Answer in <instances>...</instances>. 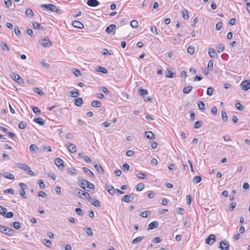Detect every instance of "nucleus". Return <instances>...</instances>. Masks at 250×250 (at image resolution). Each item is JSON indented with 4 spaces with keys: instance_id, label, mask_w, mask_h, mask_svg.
Instances as JSON below:
<instances>
[{
    "instance_id": "nucleus-1",
    "label": "nucleus",
    "mask_w": 250,
    "mask_h": 250,
    "mask_svg": "<svg viewBox=\"0 0 250 250\" xmlns=\"http://www.w3.org/2000/svg\"><path fill=\"white\" fill-rule=\"evenodd\" d=\"M17 166L18 168L26 171L28 174L32 176H34L35 175V173L31 169L30 167L28 165L21 163H19L17 164Z\"/></svg>"
},
{
    "instance_id": "nucleus-2",
    "label": "nucleus",
    "mask_w": 250,
    "mask_h": 250,
    "mask_svg": "<svg viewBox=\"0 0 250 250\" xmlns=\"http://www.w3.org/2000/svg\"><path fill=\"white\" fill-rule=\"evenodd\" d=\"M0 231L8 236H12L14 234V230L5 226L0 225Z\"/></svg>"
},
{
    "instance_id": "nucleus-3",
    "label": "nucleus",
    "mask_w": 250,
    "mask_h": 250,
    "mask_svg": "<svg viewBox=\"0 0 250 250\" xmlns=\"http://www.w3.org/2000/svg\"><path fill=\"white\" fill-rule=\"evenodd\" d=\"M78 183L79 186L83 189L89 191V189L86 188V185L87 186L88 181L84 179L82 177H79L78 178Z\"/></svg>"
},
{
    "instance_id": "nucleus-4",
    "label": "nucleus",
    "mask_w": 250,
    "mask_h": 250,
    "mask_svg": "<svg viewBox=\"0 0 250 250\" xmlns=\"http://www.w3.org/2000/svg\"><path fill=\"white\" fill-rule=\"evenodd\" d=\"M40 7L42 8H45L52 12L56 11L58 12L59 10L57 7L52 4H42L40 5Z\"/></svg>"
},
{
    "instance_id": "nucleus-5",
    "label": "nucleus",
    "mask_w": 250,
    "mask_h": 250,
    "mask_svg": "<svg viewBox=\"0 0 250 250\" xmlns=\"http://www.w3.org/2000/svg\"><path fill=\"white\" fill-rule=\"evenodd\" d=\"M19 185L21 187V190L20 192V195L24 199L27 198V196L26 193L25 192V189L27 188V186L23 183H20Z\"/></svg>"
},
{
    "instance_id": "nucleus-6",
    "label": "nucleus",
    "mask_w": 250,
    "mask_h": 250,
    "mask_svg": "<svg viewBox=\"0 0 250 250\" xmlns=\"http://www.w3.org/2000/svg\"><path fill=\"white\" fill-rule=\"evenodd\" d=\"M76 192H77L78 196L81 198L84 199L85 197H90V194L88 192H85L83 190L80 189H77L76 190Z\"/></svg>"
},
{
    "instance_id": "nucleus-7",
    "label": "nucleus",
    "mask_w": 250,
    "mask_h": 250,
    "mask_svg": "<svg viewBox=\"0 0 250 250\" xmlns=\"http://www.w3.org/2000/svg\"><path fill=\"white\" fill-rule=\"evenodd\" d=\"M241 87L243 90H249L250 88V80L243 81L241 83Z\"/></svg>"
},
{
    "instance_id": "nucleus-8",
    "label": "nucleus",
    "mask_w": 250,
    "mask_h": 250,
    "mask_svg": "<svg viewBox=\"0 0 250 250\" xmlns=\"http://www.w3.org/2000/svg\"><path fill=\"white\" fill-rule=\"evenodd\" d=\"M135 195L136 194L133 193L126 195L122 199V200L126 203L132 202Z\"/></svg>"
},
{
    "instance_id": "nucleus-9",
    "label": "nucleus",
    "mask_w": 250,
    "mask_h": 250,
    "mask_svg": "<svg viewBox=\"0 0 250 250\" xmlns=\"http://www.w3.org/2000/svg\"><path fill=\"white\" fill-rule=\"evenodd\" d=\"M216 239L215 235L214 234H210L206 239V243L209 245H212Z\"/></svg>"
},
{
    "instance_id": "nucleus-10",
    "label": "nucleus",
    "mask_w": 250,
    "mask_h": 250,
    "mask_svg": "<svg viewBox=\"0 0 250 250\" xmlns=\"http://www.w3.org/2000/svg\"><path fill=\"white\" fill-rule=\"evenodd\" d=\"M54 163L55 165L61 169H62L64 167V164L63 160L60 158H57L55 159Z\"/></svg>"
},
{
    "instance_id": "nucleus-11",
    "label": "nucleus",
    "mask_w": 250,
    "mask_h": 250,
    "mask_svg": "<svg viewBox=\"0 0 250 250\" xmlns=\"http://www.w3.org/2000/svg\"><path fill=\"white\" fill-rule=\"evenodd\" d=\"M219 247L221 250H229V243L227 241H222L220 243Z\"/></svg>"
},
{
    "instance_id": "nucleus-12",
    "label": "nucleus",
    "mask_w": 250,
    "mask_h": 250,
    "mask_svg": "<svg viewBox=\"0 0 250 250\" xmlns=\"http://www.w3.org/2000/svg\"><path fill=\"white\" fill-rule=\"evenodd\" d=\"M87 4L90 7H95L100 4V2L97 0H88Z\"/></svg>"
},
{
    "instance_id": "nucleus-13",
    "label": "nucleus",
    "mask_w": 250,
    "mask_h": 250,
    "mask_svg": "<svg viewBox=\"0 0 250 250\" xmlns=\"http://www.w3.org/2000/svg\"><path fill=\"white\" fill-rule=\"evenodd\" d=\"M159 222L157 221H154L153 222H151L147 227V230L153 229L156 228H157L159 226Z\"/></svg>"
},
{
    "instance_id": "nucleus-14",
    "label": "nucleus",
    "mask_w": 250,
    "mask_h": 250,
    "mask_svg": "<svg viewBox=\"0 0 250 250\" xmlns=\"http://www.w3.org/2000/svg\"><path fill=\"white\" fill-rule=\"evenodd\" d=\"M72 25L78 29H83L84 28V25L82 22L78 21H75L72 23Z\"/></svg>"
},
{
    "instance_id": "nucleus-15",
    "label": "nucleus",
    "mask_w": 250,
    "mask_h": 250,
    "mask_svg": "<svg viewBox=\"0 0 250 250\" xmlns=\"http://www.w3.org/2000/svg\"><path fill=\"white\" fill-rule=\"evenodd\" d=\"M42 45L44 47H47L51 46L52 43L48 38H45L42 40Z\"/></svg>"
},
{
    "instance_id": "nucleus-16",
    "label": "nucleus",
    "mask_w": 250,
    "mask_h": 250,
    "mask_svg": "<svg viewBox=\"0 0 250 250\" xmlns=\"http://www.w3.org/2000/svg\"><path fill=\"white\" fill-rule=\"evenodd\" d=\"M145 135L148 139L153 140L155 138V134L151 131H146Z\"/></svg>"
},
{
    "instance_id": "nucleus-17",
    "label": "nucleus",
    "mask_w": 250,
    "mask_h": 250,
    "mask_svg": "<svg viewBox=\"0 0 250 250\" xmlns=\"http://www.w3.org/2000/svg\"><path fill=\"white\" fill-rule=\"evenodd\" d=\"M67 149L71 153H75L76 152V146L74 144L70 143L67 146Z\"/></svg>"
},
{
    "instance_id": "nucleus-18",
    "label": "nucleus",
    "mask_w": 250,
    "mask_h": 250,
    "mask_svg": "<svg viewBox=\"0 0 250 250\" xmlns=\"http://www.w3.org/2000/svg\"><path fill=\"white\" fill-rule=\"evenodd\" d=\"M32 25L35 29L39 30H42L44 29V28L42 26L40 23L35 21L32 22Z\"/></svg>"
},
{
    "instance_id": "nucleus-19",
    "label": "nucleus",
    "mask_w": 250,
    "mask_h": 250,
    "mask_svg": "<svg viewBox=\"0 0 250 250\" xmlns=\"http://www.w3.org/2000/svg\"><path fill=\"white\" fill-rule=\"evenodd\" d=\"M115 28L116 25L115 24H110L106 28L105 31L107 33L110 34Z\"/></svg>"
},
{
    "instance_id": "nucleus-20",
    "label": "nucleus",
    "mask_w": 250,
    "mask_h": 250,
    "mask_svg": "<svg viewBox=\"0 0 250 250\" xmlns=\"http://www.w3.org/2000/svg\"><path fill=\"white\" fill-rule=\"evenodd\" d=\"M11 77L13 79V80H14L19 83H20V81H21L22 82L23 81L22 79L21 78V77L19 75L15 73H13L12 74Z\"/></svg>"
},
{
    "instance_id": "nucleus-21",
    "label": "nucleus",
    "mask_w": 250,
    "mask_h": 250,
    "mask_svg": "<svg viewBox=\"0 0 250 250\" xmlns=\"http://www.w3.org/2000/svg\"><path fill=\"white\" fill-rule=\"evenodd\" d=\"M208 54L211 58H214L217 56V53L215 49L212 48H209L208 50Z\"/></svg>"
},
{
    "instance_id": "nucleus-22",
    "label": "nucleus",
    "mask_w": 250,
    "mask_h": 250,
    "mask_svg": "<svg viewBox=\"0 0 250 250\" xmlns=\"http://www.w3.org/2000/svg\"><path fill=\"white\" fill-rule=\"evenodd\" d=\"M83 170L84 171V172L86 173L87 174L89 175V176L91 177H94V174L92 172V171H91L90 169H89L88 168L86 167H83Z\"/></svg>"
},
{
    "instance_id": "nucleus-23",
    "label": "nucleus",
    "mask_w": 250,
    "mask_h": 250,
    "mask_svg": "<svg viewBox=\"0 0 250 250\" xmlns=\"http://www.w3.org/2000/svg\"><path fill=\"white\" fill-rule=\"evenodd\" d=\"M67 172L71 175H75L77 174V170L73 167L68 168Z\"/></svg>"
},
{
    "instance_id": "nucleus-24",
    "label": "nucleus",
    "mask_w": 250,
    "mask_h": 250,
    "mask_svg": "<svg viewBox=\"0 0 250 250\" xmlns=\"http://www.w3.org/2000/svg\"><path fill=\"white\" fill-rule=\"evenodd\" d=\"M94 167L99 173L101 174H103L104 173V170L100 164L95 165Z\"/></svg>"
},
{
    "instance_id": "nucleus-25",
    "label": "nucleus",
    "mask_w": 250,
    "mask_h": 250,
    "mask_svg": "<svg viewBox=\"0 0 250 250\" xmlns=\"http://www.w3.org/2000/svg\"><path fill=\"white\" fill-rule=\"evenodd\" d=\"M217 51L220 53L223 52L225 49V46L223 44L220 43L218 44L216 47Z\"/></svg>"
},
{
    "instance_id": "nucleus-26",
    "label": "nucleus",
    "mask_w": 250,
    "mask_h": 250,
    "mask_svg": "<svg viewBox=\"0 0 250 250\" xmlns=\"http://www.w3.org/2000/svg\"><path fill=\"white\" fill-rule=\"evenodd\" d=\"M34 121L40 125H43L44 124V121L42 118L40 117L35 118Z\"/></svg>"
},
{
    "instance_id": "nucleus-27",
    "label": "nucleus",
    "mask_w": 250,
    "mask_h": 250,
    "mask_svg": "<svg viewBox=\"0 0 250 250\" xmlns=\"http://www.w3.org/2000/svg\"><path fill=\"white\" fill-rule=\"evenodd\" d=\"M3 176L7 179H9L10 180H13L14 179V176L13 174L9 173L8 172H4L3 174Z\"/></svg>"
},
{
    "instance_id": "nucleus-28",
    "label": "nucleus",
    "mask_w": 250,
    "mask_h": 250,
    "mask_svg": "<svg viewBox=\"0 0 250 250\" xmlns=\"http://www.w3.org/2000/svg\"><path fill=\"white\" fill-rule=\"evenodd\" d=\"M106 190L111 195H113L116 191V190L114 189V187L111 185L108 186L106 188Z\"/></svg>"
},
{
    "instance_id": "nucleus-29",
    "label": "nucleus",
    "mask_w": 250,
    "mask_h": 250,
    "mask_svg": "<svg viewBox=\"0 0 250 250\" xmlns=\"http://www.w3.org/2000/svg\"><path fill=\"white\" fill-rule=\"evenodd\" d=\"M83 103V100L82 98H78L75 100V104L78 106H80Z\"/></svg>"
},
{
    "instance_id": "nucleus-30",
    "label": "nucleus",
    "mask_w": 250,
    "mask_h": 250,
    "mask_svg": "<svg viewBox=\"0 0 250 250\" xmlns=\"http://www.w3.org/2000/svg\"><path fill=\"white\" fill-rule=\"evenodd\" d=\"M197 104H198V106L199 109L201 110V111H204L205 109L206 106H205V104L203 102H202V101L198 102Z\"/></svg>"
},
{
    "instance_id": "nucleus-31",
    "label": "nucleus",
    "mask_w": 250,
    "mask_h": 250,
    "mask_svg": "<svg viewBox=\"0 0 250 250\" xmlns=\"http://www.w3.org/2000/svg\"><path fill=\"white\" fill-rule=\"evenodd\" d=\"M25 15L28 17H32L34 16V13L32 10L30 8H27L25 11Z\"/></svg>"
},
{
    "instance_id": "nucleus-32",
    "label": "nucleus",
    "mask_w": 250,
    "mask_h": 250,
    "mask_svg": "<svg viewBox=\"0 0 250 250\" xmlns=\"http://www.w3.org/2000/svg\"><path fill=\"white\" fill-rule=\"evenodd\" d=\"M192 89V86L190 85H188L187 86H186L183 89V93L185 94H188L190 92L191 90Z\"/></svg>"
},
{
    "instance_id": "nucleus-33",
    "label": "nucleus",
    "mask_w": 250,
    "mask_h": 250,
    "mask_svg": "<svg viewBox=\"0 0 250 250\" xmlns=\"http://www.w3.org/2000/svg\"><path fill=\"white\" fill-rule=\"evenodd\" d=\"M174 75H175V73H173L170 70L167 69L166 72V77L172 78L174 77Z\"/></svg>"
},
{
    "instance_id": "nucleus-34",
    "label": "nucleus",
    "mask_w": 250,
    "mask_h": 250,
    "mask_svg": "<svg viewBox=\"0 0 250 250\" xmlns=\"http://www.w3.org/2000/svg\"><path fill=\"white\" fill-rule=\"evenodd\" d=\"M145 188V185L143 183H140L138 184L136 187V189L137 191H141Z\"/></svg>"
},
{
    "instance_id": "nucleus-35",
    "label": "nucleus",
    "mask_w": 250,
    "mask_h": 250,
    "mask_svg": "<svg viewBox=\"0 0 250 250\" xmlns=\"http://www.w3.org/2000/svg\"><path fill=\"white\" fill-rule=\"evenodd\" d=\"M201 180H202L201 177L200 176L197 175V176H195L194 177L192 181H193V183H194L195 184H197V183H199V182H200Z\"/></svg>"
},
{
    "instance_id": "nucleus-36",
    "label": "nucleus",
    "mask_w": 250,
    "mask_h": 250,
    "mask_svg": "<svg viewBox=\"0 0 250 250\" xmlns=\"http://www.w3.org/2000/svg\"><path fill=\"white\" fill-rule=\"evenodd\" d=\"M151 215V212L149 210H145L142 212L141 215L143 217L146 218Z\"/></svg>"
},
{
    "instance_id": "nucleus-37",
    "label": "nucleus",
    "mask_w": 250,
    "mask_h": 250,
    "mask_svg": "<svg viewBox=\"0 0 250 250\" xmlns=\"http://www.w3.org/2000/svg\"><path fill=\"white\" fill-rule=\"evenodd\" d=\"M139 94L140 95L142 96L143 97H145L146 95L148 94V91L147 90L145 89H140L139 90Z\"/></svg>"
},
{
    "instance_id": "nucleus-38",
    "label": "nucleus",
    "mask_w": 250,
    "mask_h": 250,
    "mask_svg": "<svg viewBox=\"0 0 250 250\" xmlns=\"http://www.w3.org/2000/svg\"><path fill=\"white\" fill-rule=\"evenodd\" d=\"M91 105L93 107H99L101 106V103L99 101H94L92 102Z\"/></svg>"
},
{
    "instance_id": "nucleus-39",
    "label": "nucleus",
    "mask_w": 250,
    "mask_h": 250,
    "mask_svg": "<svg viewBox=\"0 0 250 250\" xmlns=\"http://www.w3.org/2000/svg\"><path fill=\"white\" fill-rule=\"evenodd\" d=\"M182 14H183V17L184 19H185L186 20H187L188 19L189 16H188V12L187 10L185 9L184 10H183Z\"/></svg>"
},
{
    "instance_id": "nucleus-40",
    "label": "nucleus",
    "mask_w": 250,
    "mask_h": 250,
    "mask_svg": "<svg viewBox=\"0 0 250 250\" xmlns=\"http://www.w3.org/2000/svg\"><path fill=\"white\" fill-rule=\"evenodd\" d=\"M42 243L48 247H50L52 245V242L50 240L44 239L43 240Z\"/></svg>"
},
{
    "instance_id": "nucleus-41",
    "label": "nucleus",
    "mask_w": 250,
    "mask_h": 250,
    "mask_svg": "<svg viewBox=\"0 0 250 250\" xmlns=\"http://www.w3.org/2000/svg\"><path fill=\"white\" fill-rule=\"evenodd\" d=\"M32 108L33 110V111L34 112V113L36 115H39L41 113V110L40 108L38 107L32 106Z\"/></svg>"
},
{
    "instance_id": "nucleus-42",
    "label": "nucleus",
    "mask_w": 250,
    "mask_h": 250,
    "mask_svg": "<svg viewBox=\"0 0 250 250\" xmlns=\"http://www.w3.org/2000/svg\"><path fill=\"white\" fill-rule=\"evenodd\" d=\"M97 71L98 72H101L103 74H106L107 73V70L105 68L102 67V66L98 67Z\"/></svg>"
},
{
    "instance_id": "nucleus-43",
    "label": "nucleus",
    "mask_w": 250,
    "mask_h": 250,
    "mask_svg": "<svg viewBox=\"0 0 250 250\" xmlns=\"http://www.w3.org/2000/svg\"><path fill=\"white\" fill-rule=\"evenodd\" d=\"M144 238V236H139L138 237H136L135 238L133 241L132 243L133 244H138V243L140 242Z\"/></svg>"
},
{
    "instance_id": "nucleus-44",
    "label": "nucleus",
    "mask_w": 250,
    "mask_h": 250,
    "mask_svg": "<svg viewBox=\"0 0 250 250\" xmlns=\"http://www.w3.org/2000/svg\"><path fill=\"white\" fill-rule=\"evenodd\" d=\"M7 209L3 207L0 206V214L4 216L6 213Z\"/></svg>"
},
{
    "instance_id": "nucleus-45",
    "label": "nucleus",
    "mask_w": 250,
    "mask_h": 250,
    "mask_svg": "<svg viewBox=\"0 0 250 250\" xmlns=\"http://www.w3.org/2000/svg\"><path fill=\"white\" fill-rule=\"evenodd\" d=\"M194 47L191 45L189 46L187 49V52L191 55H192L194 53Z\"/></svg>"
},
{
    "instance_id": "nucleus-46",
    "label": "nucleus",
    "mask_w": 250,
    "mask_h": 250,
    "mask_svg": "<svg viewBox=\"0 0 250 250\" xmlns=\"http://www.w3.org/2000/svg\"><path fill=\"white\" fill-rule=\"evenodd\" d=\"M203 125V122L201 121H198L195 122L194 124V127L195 128H198L201 126Z\"/></svg>"
},
{
    "instance_id": "nucleus-47",
    "label": "nucleus",
    "mask_w": 250,
    "mask_h": 250,
    "mask_svg": "<svg viewBox=\"0 0 250 250\" xmlns=\"http://www.w3.org/2000/svg\"><path fill=\"white\" fill-rule=\"evenodd\" d=\"M235 107L237 109H238V110L239 111H242L244 108V107L243 105H242L239 102H237L236 104H235Z\"/></svg>"
},
{
    "instance_id": "nucleus-48",
    "label": "nucleus",
    "mask_w": 250,
    "mask_h": 250,
    "mask_svg": "<svg viewBox=\"0 0 250 250\" xmlns=\"http://www.w3.org/2000/svg\"><path fill=\"white\" fill-rule=\"evenodd\" d=\"M75 211L79 215H80L81 216H83L84 215V212L81 208H76L75 209Z\"/></svg>"
},
{
    "instance_id": "nucleus-49",
    "label": "nucleus",
    "mask_w": 250,
    "mask_h": 250,
    "mask_svg": "<svg viewBox=\"0 0 250 250\" xmlns=\"http://www.w3.org/2000/svg\"><path fill=\"white\" fill-rule=\"evenodd\" d=\"M136 176L140 179H144L146 177V175L143 172H139L137 174Z\"/></svg>"
},
{
    "instance_id": "nucleus-50",
    "label": "nucleus",
    "mask_w": 250,
    "mask_h": 250,
    "mask_svg": "<svg viewBox=\"0 0 250 250\" xmlns=\"http://www.w3.org/2000/svg\"><path fill=\"white\" fill-rule=\"evenodd\" d=\"M70 96L72 98L77 97L78 96L80 95V93L78 90H76L74 92L71 91L70 92Z\"/></svg>"
},
{
    "instance_id": "nucleus-51",
    "label": "nucleus",
    "mask_w": 250,
    "mask_h": 250,
    "mask_svg": "<svg viewBox=\"0 0 250 250\" xmlns=\"http://www.w3.org/2000/svg\"><path fill=\"white\" fill-rule=\"evenodd\" d=\"M130 25L133 28H136L138 26V22L136 20H133L130 22Z\"/></svg>"
},
{
    "instance_id": "nucleus-52",
    "label": "nucleus",
    "mask_w": 250,
    "mask_h": 250,
    "mask_svg": "<svg viewBox=\"0 0 250 250\" xmlns=\"http://www.w3.org/2000/svg\"><path fill=\"white\" fill-rule=\"evenodd\" d=\"M175 212L179 214H183L185 212V210L183 208H178L175 210Z\"/></svg>"
},
{
    "instance_id": "nucleus-53",
    "label": "nucleus",
    "mask_w": 250,
    "mask_h": 250,
    "mask_svg": "<svg viewBox=\"0 0 250 250\" xmlns=\"http://www.w3.org/2000/svg\"><path fill=\"white\" fill-rule=\"evenodd\" d=\"M213 62L212 60L209 61L208 64V71H210L213 69Z\"/></svg>"
},
{
    "instance_id": "nucleus-54",
    "label": "nucleus",
    "mask_w": 250,
    "mask_h": 250,
    "mask_svg": "<svg viewBox=\"0 0 250 250\" xmlns=\"http://www.w3.org/2000/svg\"><path fill=\"white\" fill-rule=\"evenodd\" d=\"M214 89L212 87H209L207 91V94L211 96L213 94Z\"/></svg>"
},
{
    "instance_id": "nucleus-55",
    "label": "nucleus",
    "mask_w": 250,
    "mask_h": 250,
    "mask_svg": "<svg viewBox=\"0 0 250 250\" xmlns=\"http://www.w3.org/2000/svg\"><path fill=\"white\" fill-rule=\"evenodd\" d=\"M34 92L41 96L44 95V92L41 89L38 87H36L34 89Z\"/></svg>"
},
{
    "instance_id": "nucleus-56",
    "label": "nucleus",
    "mask_w": 250,
    "mask_h": 250,
    "mask_svg": "<svg viewBox=\"0 0 250 250\" xmlns=\"http://www.w3.org/2000/svg\"><path fill=\"white\" fill-rule=\"evenodd\" d=\"M38 149L37 146H36L35 145L32 144L31 145L29 146V150L31 151H34L36 152V150Z\"/></svg>"
},
{
    "instance_id": "nucleus-57",
    "label": "nucleus",
    "mask_w": 250,
    "mask_h": 250,
    "mask_svg": "<svg viewBox=\"0 0 250 250\" xmlns=\"http://www.w3.org/2000/svg\"><path fill=\"white\" fill-rule=\"evenodd\" d=\"M13 226L16 229H19L21 228V224L18 222H14L13 223Z\"/></svg>"
},
{
    "instance_id": "nucleus-58",
    "label": "nucleus",
    "mask_w": 250,
    "mask_h": 250,
    "mask_svg": "<svg viewBox=\"0 0 250 250\" xmlns=\"http://www.w3.org/2000/svg\"><path fill=\"white\" fill-rule=\"evenodd\" d=\"M86 188H87L89 189L94 190L95 186L93 184H92L88 181V183H87Z\"/></svg>"
},
{
    "instance_id": "nucleus-59",
    "label": "nucleus",
    "mask_w": 250,
    "mask_h": 250,
    "mask_svg": "<svg viewBox=\"0 0 250 250\" xmlns=\"http://www.w3.org/2000/svg\"><path fill=\"white\" fill-rule=\"evenodd\" d=\"M26 126H27V124L26 123H24L23 122H21L19 124V127L21 129L25 128L26 127Z\"/></svg>"
},
{
    "instance_id": "nucleus-60",
    "label": "nucleus",
    "mask_w": 250,
    "mask_h": 250,
    "mask_svg": "<svg viewBox=\"0 0 250 250\" xmlns=\"http://www.w3.org/2000/svg\"><path fill=\"white\" fill-rule=\"evenodd\" d=\"M85 232H86L87 235L89 236H93V230L90 228H86Z\"/></svg>"
},
{
    "instance_id": "nucleus-61",
    "label": "nucleus",
    "mask_w": 250,
    "mask_h": 250,
    "mask_svg": "<svg viewBox=\"0 0 250 250\" xmlns=\"http://www.w3.org/2000/svg\"><path fill=\"white\" fill-rule=\"evenodd\" d=\"M38 183L39 187L41 189H43L45 188V184L42 180H39L38 181Z\"/></svg>"
},
{
    "instance_id": "nucleus-62",
    "label": "nucleus",
    "mask_w": 250,
    "mask_h": 250,
    "mask_svg": "<svg viewBox=\"0 0 250 250\" xmlns=\"http://www.w3.org/2000/svg\"><path fill=\"white\" fill-rule=\"evenodd\" d=\"M83 159L88 163H92V159L87 156H83Z\"/></svg>"
},
{
    "instance_id": "nucleus-63",
    "label": "nucleus",
    "mask_w": 250,
    "mask_h": 250,
    "mask_svg": "<svg viewBox=\"0 0 250 250\" xmlns=\"http://www.w3.org/2000/svg\"><path fill=\"white\" fill-rule=\"evenodd\" d=\"M129 167V165L128 164L125 163L123 165L122 168L124 171H128Z\"/></svg>"
},
{
    "instance_id": "nucleus-64",
    "label": "nucleus",
    "mask_w": 250,
    "mask_h": 250,
    "mask_svg": "<svg viewBox=\"0 0 250 250\" xmlns=\"http://www.w3.org/2000/svg\"><path fill=\"white\" fill-rule=\"evenodd\" d=\"M223 23L221 21L217 22L216 24V29L217 30H220L222 27Z\"/></svg>"
}]
</instances>
